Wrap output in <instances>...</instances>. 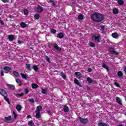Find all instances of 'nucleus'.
<instances>
[{"mask_svg": "<svg viewBox=\"0 0 126 126\" xmlns=\"http://www.w3.org/2000/svg\"><path fill=\"white\" fill-rule=\"evenodd\" d=\"M98 126H107V124L105 123H99Z\"/></svg>", "mask_w": 126, "mask_h": 126, "instance_id": "nucleus-29", "label": "nucleus"}, {"mask_svg": "<svg viewBox=\"0 0 126 126\" xmlns=\"http://www.w3.org/2000/svg\"><path fill=\"white\" fill-rule=\"evenodd\" d=\"M14 75H15V76H19V74L18 73V72L15 71H14L13 72Z\"/></svg>", "mask_w": 126, "mask_h": 126, "instance_id": "nucleus-38", "label": "nucleus"}, {"mask_svg": "<svg viewBox=\"0 0 126 126\" xmlns=\"http://www.w3.org/2000/svg\"><path fill=\"white\" fill-rule=\"evenodd\" d=\"M53 47L56 50H57V51H62V48L59 47V46L56 43H53Z\"/></svg>", "mask_w": 126, "mask_h": 126, "instance_id": "nucleus-10", "label": "nucleus"}, {"mask_svg": "<svg viewBox=\"0 0 126 126\" xmlns=\"http://www.w3.org/2000/svg\"><path fill=\"white\" fill-rule=\"evenodd\" d=\"M102 66L104 68H105V69H107V71L109 70V67L106 64H103Z\"/></svg>", "mask_w": 126, "mask_h": 126, "instance_id": "nucleus-33", "label": "nucleus"}, {"mask_svg": "<svg viewBox=\"0 0 126 126\" xmlns=\"http://www.w3.org/2000/svg\"><path fill=\"white\" fill-rule=\"evenodd\" d=\"M24 94L23 93H21V94H16L17 97H22L23 96H24Z\"/></svg>", "mask_w": 126, "mask_h": 126, "instance_id": "nucleus-39", "label": "nucleus"}, {"mask_svg": "<svg viewBox=\"0 0 126 126\" xmlns=\"http://www.w3.org/2000/svg\"><path fill=\"white\" fill-rule=\"evenodd\" d=\"M0 24L1 25H4V22L2 20H0Z\"/></svg>", "mask_w": 126, "mask_h": 126, "instance_id": "nucleus-50", "label": "nucleus"}, {"mask_svg": "<svg viewBox=\"0 0 126 126\" xmlns=\"http://www.w3.org/2000/svg\"><path fill=\"white\" fill-rule=\"evenodd\" d=\"M0 94L3 97H4V99L5 101H6L8 103V104H10V101H9V99L7 98V93L5 91H4L2 89H0Z\"/></svg>", "mask_w": 126, "mask_h": 126, "instance_id": "nucleus-2", "label": "nucleus"}, {"mask_svg": "<svg viewBox=\"0 0 126 126\" xmlns=\"http://www.w3.org/2000/svg\"><path fill=\"white\" fill-rule=\"evenodd\" d=\"M42 91L41 92V93H42V94H44L45 95H47V94H48V90L47 89H42Z\"/></svg>", "mask_w": 126, "mask_h": 126, "instance_id": "nucleus-21", "label": "nucleus"}, {"mask_svg": "<svg viewBox=\"0 0 126 126\" xmlns=\"http://www.w3.org/2000/svg\"><path fill=\"white\" fill-rule=\"evenodd\" d=\"M72 5H74V3L73 2L71 3V6H72Z\"/></svg>", "mask_w": 126, "mask_h": 126, "instance_id": "nucleus-59", "label": "nucleus"}, {"mask_svg": "<svg viewBox=\"0 0 126 126\" xmlns=\"http://www.w3.org/2000/svg\"><path fill=\"white\" fill-rule=\"evenodd\" d=\"M28 100L29 102H31V103H35V101L34 100L33 98H32L31 99H29Z\"/></svg>", "mask_w": 126, "mask_h": 126, "instance_id": "nucleus-44", "label": "nucleus"}, {"mask_svg": "<svg viewBox=\"0 0 126 126\" xmlns=\"http://www.w3.org/2000/svg\"><path fill=\"white\" fill-rule=\"evenodd\" d=\"M87 81L89 83H92L93 82V80L91 79L90 77H88L87 78Z\"/></svg>", "mask_w": 126, "mask_h": 126, "instance_id": "nucleus-28", "label": "nucleus"}, {"mask_svg": "<svg viewBox=\"0 0 126 126\" xmlns=\"http://www.w3.org/2000/svg\"><path fill=\"white\" fill-rule=\"evenodd\" d=\"M26 66H27V69L28 70H32V67H31V65L30 63L26 64Z\"/></svg>", "mask_w": 126, "mask_h": 126, "instance_id": "nucleus-18", "label": "nucleus"}, {"mask_svg": "<svg viewBox=\"0 0 126 126\" xmlns=\"http://www.w3.org/2000/svg\"><path fill=\"white\" fill-rule=\"evenodd\" d=\"M7 86L8 88H9V89H10L11 90H15V86H14L13 85H10L9 84H7Z\"/></svg>", "mask_w": 126, "mask_h": 126, "instance_id": "nucleus-9", "label": "nucleus"}, {"mask_svg": "<svg viewBox=\"0 0 126 126\" xmlns=\"http://www.w3.org/2000/svg\"><path fill=\"white\" fill-rule=\"evenodd\" d=\"M27 118L28 119H31V118H32L31 115H28Z\"/></svg>", "mask_w": 126, "mask_h": 126, "instance_id": "nucleus-56", "label": "nucleus"}, {"mask_svg": "<svg viewBox=\"0 0 126 126\" xmlns=\"http://www.w3.org/2000/svg\"><path fill=\"white\" fill-rule=\"evenodd\" d=\"M116 100L118 103V104H119V105H122V100L121 98L119 97H116Z\"/></svg>", "mask_w": 126, "mask_h": 126, "instance_id": "nucleus-14", "label": "nucleus"}, {"mask_svg": "<svg viewBox=\"0 0 126 126\" xmlns=\"http://www.w3.org/2000/svg\"><path fill=\"white\" fill-rule=\"evenodd\" d=\"M88 71H89V72H91V71H92V69L91 68H89L88 69Z\"/></svg>", "mask_w": 126, "mask_h": 126, "instance_id": "nucleus-54", "label": "nucleus"}, {"mask_svg": "<svg viewBox=\"0 0 126 126\" xmlns=\"http://www.w3.org/2000/svg\"><path fill=\"white\" fill-rule=\"evenodd\" d=\"M36 115L35 118L36 119H40L41 118V113L40 112H35Z\"/></svg>", "mask_w": 126, "mask_h": 126, "instance_id": "nucleus-20", "label": "nucleus"}, {"mask_svg": "<svg viewBox=\"0 0 126 126\" xmlns=\"http://www.w3.org/2000/svg\"><path fill=\"white\" fill-rule=\"evenodd\" d=\"M18 43L19 44H22V42L21 41V40H18Z\"/></svg>", "mask_w": 126, "mask_h": 126, "instance_id": "nucleus-57", "label": "nucleus"}, {"mask_svg": "<svg viewBox=\"0 0 126 126\" xmlns=\"http://www.w3.org/2000/svg\"><path fill=\"white\" fill-rule=\"evenodd\" d=\"M112 36L113 38H118V36H119V34H118L116 33H113L112 34Z\"/></svg>", "mask_w": 126, "mask_h": 126, "instance_id": "nucleus-34", "label": "nucleus"}, {"mask_svg": "<svg viewBox=\"0 0 126 126\" xmlns=\"http://www.w3.org/2000/svg\"><path fill=\"white\" fill-rule=\"evenodd\" d=\"M13 114L14 115V117L15 119H16L17 118V114H16L15 112H14V111L13 112Z\"/></svg>", "mask_w": 126, "mask_h": 126, "instance_id": "nucleus-49", "label": "nucleus"}, {"mask_svg": "<svg viewBox=\"0 0 126 126\" xmlns=\"http://www.w3.org/2000/svg\"><path fill=\"white\" fill-rule=\"evenodd\" d=\"M118 3L120 5H123V4L124 3V0H118Z\"/></svg>", "mask_w": 126, "mask_h": 126, "instance_id": "nucleus-30", "label": "nucleus"}, {"mask_svg": "<svg viewBox=\"0 0 126 126\" xmlns=\"http://www.w3.org/2000/svg\"><path fill=\"white\" fill-rule=\"evenodd\" d=\"M3 68L4 70H5L6 71V73H8V72H10L12 70L11 68L8 66H4Z\"/></svg>", "mask_w": 126, "mask_h": 126, "instance_id": "nucleus-7", "label": "nucleus"}, {"mask_svg": "<svg viewBox=\"0 0 126 126\" xmlns=\"http://www.w3.org/2000/svg\"><path fill=\"white\" fill-rule=\"evenodd\" d=\"M5 122L6 123H9V124H10V121H11V116H9L8 117H5Z\"/></svg>", "mask_w": 126, "mask_h": 126, "instance_id": "nucleus-11", "label": "nucleus"}, {"mask_svg": "<svg viewBox=\"0 0 126 126\" xmlns=\"http://www.w3.org/2000/svg\"><path fill=\"white\" fill-rule=\"evenodd\" d=\"M24 13L26 15H27V14H28V10H27V9H25L24 10Z\"/></svg>", "mask_w": 126, "mask_h": 126, "instance_id": "nucleus-48", "label": "nucleus"}, {"mask_svg": "<svg viewBox=\"0 0 126 126\" xmlns=\"http://www.w3.org/2000/svg\"><path fill=\"white\" fill-rule=\"evenodd\" d=\"M63 110L65 113H68V111H69V108H68V106L67 105L64 106L63 108Z\"/></svg>", "mask_w": 126, "mask_h": 126, "instance_id": "nucleus-12", "label": "nucleus"}, {"mask_svg": "<svg viewBox=\"0 0 126 126\" xmlns=\"http://www.w3.org/2000/svg\"><path fill=\"white\" fill-rule=\"evenodd\" d=\"M75 75H76V76H81V73H80V72H75Z\"/></svg>", "mask_w": 126, "mask_h": 126, "instance_id": "nucleus-36", "label": "nucleus"}, {"mask_svg": "<svg viewBox=\"0 0 126 126\" xmlns=\"http://www.w3.org/2000/svg\"><path fill=\"white\" fill-rule=\"evenodd\" d=\"M1 75L2 76H3L4 75V74H3V71H1Z\"/></svg>", "mask_w": 126, "mask_h": 126, "instance_id": "nucleus-55", "label": "nucleus"}, {"mask_svg": "<svg viewBox=\"0 0 126 126\" xmlns=\"http://www.w3.org/2000/svg\"><path fill=\"white\" fill-rule=\"evenodd\" d=\"M16 81L17 83H18V84H19V85H20V86H21V85H22V82L21 80H20V79H17Z\"/></svg>", "mask_w": 126, "mask_h": 126, "instance_id": "nucleus-23", "label": "nucleus"}, {"mask_svg": "<svg viewBox=\"0 0 126 126\" xmlns=\"http://www.w3.org/2000/svg\"><path fill=\"white\" fill-rule=\"evenodd\" d=\"M124 71H125V73L126 74V67H125Z\"/></svg>", "mask_w": 126, "mask_h": 126, "instance_id": "nucleus-58", "label": "nucleus"}, {"mask_svg": "<svg viewBox=\"0 0 126 126\" xmlns=\"http://www.w3.org/2000/svg\"><path fill=\"white\" fill-rule=\"evenodd\" d=\"M32 69L34 70L35 71H38V70L39 69L37 65L32 66Z\"/></svg>", "mask_w": 126, "mask_h": 126, "instance_id": "nucleus-24", "label": "nucleus"}, {"mask_svg": "<svg viewBox=\"0 0 126 126\" xmlns=\"http://www.w3.org/2000/svg\"><path fill=\"white\" fill-rule=\"evenodd\" d=\"M2 2H4V3H5L6 2H9V0H1Z\"/></svg>", "mask_w": 126, "mask_h": 126, "instance_id": "nucleus-52", "label": "nucleus"}, {"mask_svg": "<svg viewBox=\"0 0 126 126\" xmlns=\"http://www.w3.org/2000/svg\"><path fill=\"white\" fill-rule=\"evenodd\" d=\"M36 9L37 12L41 13V12H43V10H44V8L41 6L40 5H38Z\"/></svg>", "mask_w": 126, "mask_h": 126, "instance_id": "nucleus-6", "label": "nucleus"}, {"mask_svg": "<svg viewBox=\"0 0 126 126\" xmlns=\"http://www.w3.org/2000/svg\"><path fill=\"white\" fill-rule=\"evenodd\" d=\"M90 46H91V48H95V44L93 42H91L90 43Z\"/></svg>", "mask_w": 126, "mask_h": 126, "instance_id": "nucleus-41", "label": "nucleus"}, {"mask_svg": "<svg viewBox=\"0 0 126 126\" xmlns=\"http://www.w3.org/2000/svg\"><path fill=\"white\" fill-rule=\"evenodd\" d=\"M100 39H101V36L100 35L95 34L92 36L93 41H94V42H96V43H99V42H100Z\"/></svg>", "mask_w": 126, "mask_h": 126, "instance_id": "nucleus-3", "label": "nucleus"}, {"mask_svg": "<svg viewBox=\"0 0 126 126\" xmlns=\"http://www.w3.org/2000/svg\"><path fill=\"white\" fill-rule=\"evenodd\" d=\"M83 105H87V103H86L85 102H83Z\"/></svg>", "mask_w": 126, "mask_h": 126, "instance_id": "nucleus-60", "label": "nucleus"}, {"mask_svg": "<svg viewBox=\"0 0 126 126\" xmlns=\"http://www.w3.org/2000/svg\"><path fill=\"white\" fill-rule=\"evenodd\" d=\"M39 87V86L37 85V84L33 83L32 84V89H36V88H38Z\"/></svg>", "mask_w": 126, "mask_h": 126, "instance_id": "nucleus-16", "label": "nucleus"}, {"mask_svg": "<svg viewBox=\"0 0 126 126\" xmlns=\"http://www.w3.org/2000/svg\"><path fill=\"white\" fill-rule=\"evenodd\" d=\"M43 110V107L41 105L37 106L36 107V110L35 112L41 113V111Z\"/></svg>", "mask_w": 126, "mask_h": 126, "instance_id": "nucleus-8", "label": "nucleus"}, {"mask_svg": "<svg viewBox=\"0 0 126 126\" xmlns=\"http://www.w3.org/2000/svg\"><path fill=\"white\" fill-rule=\"evenodd\" d=\"M61 76H62L63 79H65V78H66V76H65V74H64L63 72H62L61 73Z\"/></svg>", "mask_w": 126, "mask_h": 126, "instance_id": "nucleus-27", "label": "nucleus"}, {"mask_svg": "<svg viewBox=\"0 0 126 126\" xmlns=\"http://www.w3.org/2000/svg\"><path fill=\"white\" fill-rule=\"evenodd\" d=\"M48 47L49 49H52L54 47V44H49Z\"/></svg>", "mask_w": 126, "mask_h": 126, "instance_id": "nucleus-45", "label": "nucleus"}, {"mask_svg": "<svg viewBox=\"0 0 126 126\" xmlns=\"http://www.w3.org/2000/svg\"><path fill=\"white\" fill-rule=\"evenodd\" d=\"M45 59H46V60L48 63H50V58H49V57H48L47 56H46Z\"/></svg>", "mask_w": 126, "mask_h": 126, "instance_id": "nucleus-51", "label": "nucleus"}, {"mask_svg": "<svg viewBox=\"0 0 126 126\" xmlns=\"http://www.w3.org/2000/svg\"><path fill=\"white\" fill-rule=\"evenodd\" d=\"M47 114H49L51 116L52 115V111L50 110H47Z\"/></svg>", "mask_w": 126, "mask_h": 126, "instance_id": "nucleus-53", "label": "nucleus"}, {"mask_svg": "<svg viewBox=\"0 0 126 126\" xmlns=\"http://www.w3.org/2000/svg\"><path fill=\"white\" fill-rule=\"evenodd\" d=\"M63 36H64V35L63 32L58 33L57 34V37H58V38H60V39L63 38Z\"/></svg>", "mask_w": 126, "mask_h": 126, "instance_id": "nucleus-13", "label": "nucleus"}, {"mask_svg": "<svg viewBox=\"0 0 126 126\" xmlns=\"http://www.w3.org/2000/svg\"><path fill=\"white\" fill-rule=\"evenodd\" d=\"M113 11L114 14H118L119 13V10L116 8L113 9Z\"/></svg>", "mask_w": 126, "mask_h": 126, "instance_id": "nucleus-22", "label": "nucleus"}, {"mask_svg": "<svg viewBox=\"0 0 126 126\" xmlns=\"http://www.w3.org/2000/svg\"><path fill=\"white\" fill-rule=\"evenodd\" d=\"M51 33H53V34H55V33L57 32V30H56L54 29H52L51 30Z\"/></svg>", "mask_w": 126, "mask_h": 126, "instance_id": "nucleus-40", "label": "nucleus"}, {"mask_svg": "<svg viewBox=\"0 0 126 126\" xmlns=\"http://www.w3.org/2000/svg\"><path fill=\"white\" fill-rule=\"evenodd\" d=\"M28 126H34V122L32 121H30L28 123Z\"/></svg>", "mask_w": 126, "mask_h": 126, "instance_id": "nucleus-32", "label": "nucleus"}, {"mask_svg": "<svg viewBox=\"0 0 126 126\" xmlns=\"http://www.w3.org/2000/svg\"><path fill=\"white\" fill-rule=\"evenodd\" d=\"M109 52L112 55H119V53L118 52H116V51H115L114 50V48H113V47L109 48Z\"/></svg>", "mask_w": 126, "mask_h": 126, "instance_id": "nucleus-5", "label": "nucleus"}, {"mask_svg": "<svg viewBox=\"0 0 126 126\" xmlns=\"http://www.w3.org/2000/svg\"><path fill=\"white\" fill-rule=\"evenodd\" d=\"M79 121L81 124H86L87 123H88V119L87 118H82L81 117H79Z\"/></svg>", "mask_w": 126, "mask_h": 126, "instance_id": "nucleus-4", "label": "nucleus"}, {"mask_svg": "<svg viewBox=\"0 0 126 126\" xmlns=\"http://www.w3.org/2000/svg\"><path fill=\"white\" fill-rule=\"evenodd\" d=\"M9 41L10 42H12L13 40H14V36H13V35H9L8 36Z\"/></svg>", "mask_w": 126, "mask_h": 126, "instance_id": "nucleus-17", "label": "nucleus"}, {"mask_svg": "<svg viewBox=\"0 0 126 126\" xmlns=\"http://www.w3.org/2000/svg\"><path fill=\"white\" fill-rule=\"evenodd\" d=\"M40 18V15L39 14H35L34 15V19H39Z\"/></svg>", "mask_w": 126, "mask_h": 126, "instance_id": "nucleus-35", "label": "nucleus"}, {"mask_svg": "<svg viewBox=\"0 0 126 126\" xmlns=\"http://www.w3.org/2000/svg\"><path fill=\"white\" fill-rule=\"evenodd\" d=\"M124 74H123V72L121 71H119L117 73V75L119 76V77H123V75Z\"/></svg>", "mask_w": 126, "mask_h": 126, "instance_id": "nucleus-26", "label": "nucleus"}, {"mask_svg": "<svg viewBox=\"0 0 126 126\" xmlns=\"http://www.w3.org/2000/svg\"><path fill=\"white\" fill-rule=\"evenodd\" d=\"M114 85H115V86L117 87H121V86L116 82H114Z\"/></svg>", "mask_w": 126, "mask_h": 126, "instance_id": "nucleus-46", "label": "nucleus"}, {"mask_svg": "<svg viewBox=\"0 0 126 126\" xmlns=\"http://www.w3.org/2000/svg\"><path fill=\"white\" fill-rule=\"evenodd\" d=\"M78 19H79L80 20H82V19H83V16L82 15H79L78 16Z\"/></svg>", "mask_w": 126, "mask_h": 126, "instance_id": "nucleus-42", "label": "nucleus"}, {"mask_svg": "<svg viewBox=\"0 0 126 126\" xmlns=\"http://www.w3.org/2000/svg\"><path fill=\"white\" fill-rule=\"evenodd\" d=\"M24 91L25 93L27 94L29 93V89H28V88L25 89Z\"/></svg>", "mask_w": 126, "mask_h": 126, "instance_id": "nucleus-43", "label": "nucleus"}, {"mask_svg": "<svg viewBox=\"0 0 126 126\" xmlns=\"http://www.w3.org/2000/svg\"><path fill=\"white\" fill-rule=\"evenodd\" d=\"M20 26H21V27L22 28H26L27 27V24H26L24 22H22L20 24Z\"/></svg>", "mask_w": 126, "mask_h": 126, "instance_id": "nucleus-19", "label": "nucleus"}, {"mask_svg": "<svg viewBox=\"0 0 126 126\" xmlns=\"http://www.w3.org/2000/svg\"><path fill=\"white\" fill-rule=\"evenodd\" d=\"M16 109L18 111H21L22 109L21 106L20 105H18L16 107Z\"/></svg>", "mask_w": 126, "mask_h": 126, "instance_id": "nucleus-37", "label": "nucleus"}, {"mask_svg": "<svg viewBox=\"0 0 126 126\" xmlns=\"http://www.w3.org/2000/svg\"><path fill=\"white\" fill-rule=\"evenodd\" d=\"M100 28L102 32H103L105 30V26H100Z\"/></svg>", "mask_w": 126, "mask_h": 126, "instance_id": "nucleus-47", "label": "nucleus"}, {"mask_svg": "<svg viewBox=\"0 0 126 126\" xmlns=\"http://www.w3.org/2000/svg\"><path fill=\"white\" fill-rule=\"evenodd\" d=\"M21 75L22 77V78H24V79H27L28 77H27V74H24L23 73H21Z\"/></svg>", "mask_w": 126, "mask_h": 126, "instance_id": "nucleus-15", "label": "nucleus"}, {"mask_svg": "<svg viewBox=\"0 0 126 126\" xmlns=\"http://www.w3.org/2000/svg\"><path fill=\"white\" fill-rule=\"evenodd\" d=\"M91 18L94 22H101L105 19L103 14L96 12L91 15Z\"/></svg>", "mask_w": 126, "mask_h": 126, "instance_id": "nucleus-1", "label": "nucleus"}, {"mask_svg": "<svg viewBox=\"0 0 126 126\" xmlns=\"http://www.w3.org/2000/svg\"><path fill=\"white\" fill-rule=\"evenodd\" d=\"M9 17H11V16H9Z\"/></svg>", "mask_w": 126, "mask_h": 126, "instance_id": "nucleus-61", "label": "nucleus"}, {"mask_svg": "<svg viewBox=\"0 0 126 126\" xmlns=\"http://www.w3.org/2000/svg\"><path fill=\"white\" fill-rule=\"evenodd\" d=\"M49 2H51V4L52 6H56V3H55V1L54 0H50L49 1Z\"/></svg>", "mask_w": 126, "mask_h": 126, "instance_id": "nucleus-31", "label": "nucleus"}, {"mask_svg": "<svg viewBox=\"0 0 126 126\" xmlns=\"http://www.w3.org/2000/svg\"><path fill=\"white\" fill-rule=\"evenodd\" d=\"M74 83L75 84H77V85H78L79 86H80V82L78 81V80L77 79L75 78L74 79Z\"/></svg>", "mask_w": 126, "mask_h": 126, "instance_id": "nucleus-25", "label": "nucleus"}]
</instances>
